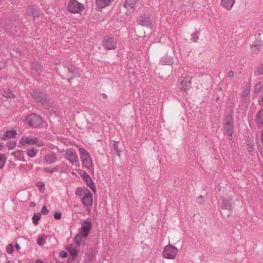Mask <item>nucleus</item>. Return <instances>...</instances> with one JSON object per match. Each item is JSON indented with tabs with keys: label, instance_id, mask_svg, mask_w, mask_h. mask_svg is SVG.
<instances>
[{
	"label": "nucleus",
	"instance_id": "f257e3e1",
	"mask_svg": "<svg viewBox=\"0 0 263 263\" xmlns=\"http://www.w3.org/2000/svg\"><path fill=\"white\" fill-rule=\"evenodd\" d=\"M59 72L63 79L68 80L69 82H70L73 78L79 76L78 70L71 64L64 66Z\"/></svg>",
	"mask_w": 263,
	"mask_h": 263
},
{
	"label": "nucleus",
	"instance_id": "f03ea898",
	"mask_svg": "<svg viewBox=\"0 0 263 263\" xmlns=\"http://www.w3.org/2000/svg\"><path fill=\"white\" fill-rule=\"evenodd\" d=\"M26 122L29 126L36 128L42 125L43 120L40 116L35 114H31L26 117Z\"/></svg>",
	"mask_w": 263,
	"mask_h": 263
},
{
	"label": "nucleus",
	"instance_id": "7ed1b4c3",
	"mask_svg": "<svg viewBox=\"0 0 263 263\" xmlns=\"http://www.w3.org/2000/svg\"><path fill=\"white\" fill-rule=\"evenodd\" d=\"M178 252V249L170 244L164 247L162 256L165 258L174 259Z\"/></svg>",
	"mask_w": 263,
	"mask_h": 263
},
{
	"label": "nucleus",
	"instance_id": "20e7f679",
	"mask_svg": "<svg viewBox=\"0 0 263 263\" xmlns=\"http://www.w3.org/2000/svg\"><path fill=\"white\" fill-rule=\"evenodd\" d=\"M81 160L84 166L90 169L92 166L91 159L86 151L83 148L79 149Z\"/></svg>",
	"mask_w": 263,
	"mask_h": 263
},
{
	"label": "nucleus",
	"instance_id": "39448f33",
	"mask_svg": "<svg viewBox=\"0 0 263 263\" xmlns=\"http://www.w3.org/2000/svg\"><path fill=\"white\" fill-rule=\"evenodd\" d=\"M69 11L72 13H79L84 10V5L77 0H71L68 6Z\"/></svg>",
	"mask_w": 263,
	"mask_h": 263
},
{
	"label": "nucleus",
	"instance_id": "423d86ee",
	"mask_svg": "<svg viewBox=\"0 0 263 263\" xmlns=\"http://www.w3.org/2000/svg\"><path fill=\"white\" fill-rule=\"evenodd\" d=\"M33 98L38 102L43 105L47 104L48 103L47 95L39 90H34L32 93Z\"/></svg>",
	"mask_w": 263,
	"mask_h": 263
},
{
	"label": "nucleus",
	"instance_id": "0eeeda50",
	"mask_svg": "<svg viewBox=\"0 0 263 263\" xmlns=\"http://www.w3.org/2000/svg\"><path fill=\"white\" fill-rule=\"evenodd\" d=\"M21 143L23 145H25L26 144L31 145L33 144H36L39 146H42L45 145L43 142L40 141L36 138H33L27 136H24L22 137Z\"/></svg>",
	"mask_w": 263,
	"mask_h": 263
},
{
	"label": "nucleus",
	"instance_id": "6e6552de",
	"mask_svg": "<svg viewBox=\"0 0 263 263\" xmlns=\"http://www.w3.org/2000/svg\"><path fill=\"white\" fill-rule=\"evenodd\" d=\"M102 45L106 50L115 49L116 48V41L112 37H105Z\"/></svg>",
	"mask_w": 263,
	"mask_h": 263
},
{
	"label": "nucleus",
	"instance_id": "1a4fd4ad",
	"mask_svg": "<svg viewBox=\"0 0 263 263\" xmlns=\"http://www.w3.org/2000/svg\"><path fill=\"white\" fill-rule=\"evenodd\" d=\"M224 128L228 135L230 137H232V130L233 128V120L232 115L229 114L227 115L224 119Z\"/></svg>",
	"mask_w": 263,
	"mask_h": 263
},
{
	"label": "nucleus",
	"instance_id": "9d476101",
	"mask_svg": "<svg viewBox=\"0 0 263 263\" xmlns=\"http://www.w3.org/2000/svg\"><path fill=\"white\" fill-rule=\"evenodd\" d=\"M65 157V158L72 164L79 162L77 154L73 149H69L66 151Z\"/></svg>",
	"mask_w": 263,
	"mask_h": 263
},
{
	"label": "nucleus",
	"instance_id": "9b49d317",
	"mask_svg": "<svg viewBox=\"0 0 263 263\" xmlns=\"http://www.w3.org/2000/svg\"><path fill=\"white\" fill-rule=\"evenodd\" d=\"M91 228V223L90 221L85 220L83 222L80 233L82 234L83 237H86L88 235Z\"/></svg>",
	"mask_w": 263,
	"mask_h": 263
},
{
	"label": "nucleus",
	"instance_id": "f8f14e48",
	"mask_svg": "<svg viewBox=\"0 0 263 263\" xmlns=\"http://www.w3.org/2000/svg\"><path fill=\"white\" fill-rule=\"evenodd\" d=\"M58 157L57 155L53 152H51L49 154L44 156V162L48 164H51L57 162Z\"/></svg>",
	"mask_w": 263,
	"mask_h": 263
},
{
	"label": "nucleus",
	"instance_id": "ddd939ff",
	"mask_svg": "<svg viewBox=\"0 0 263 263\" xmlns=\"http://www.w3.org/2000/svg\"><path fill=\"white\" fill-rule=\"evenodd\" d=\"M87 193L82 198V202L85 206H91L92 203V195L90 191H87Z\"/></svg>",
	"mask_w": 263,
	"mask_h": 263
},
{
	"label": "nucleus",
	"instance_id": "4468645a",
	"mask_svg": "<svg viewBox=\"0 0 263 263\" xmlns=\"http://www.w3.org/2000/svg\"><path fill=\"white\" fill-rule=\"evenodd\" d=\"M191 88V80L188 78H184L180 82V88L184 91Z\"/></svg>",
	"mask_w": 263,
	"mask_h": 263
},
{
	"label": "nucleus",
	"instance_id": "2eb2a0df",
	"mask_svg": "<svg viewBox=\"0 0 263 263\" xmlns=\"http://www.w3.org/2000/svg\"><path fill=\"white\" fill-rule=\"evenodd\" d=\"M82 177L83 179L86 181L87 185L90 187V189L93 192H96V187L93 184V181H92L91 178L86 173H84L82 175Z\"/></svg>",
	"mask_w": 263,
	"mask_h": 263
},
{
	"label": "nucleus",
	"instance_id": "dca6fc26",
	"mask_svg": "<svg viewBox=\"0 0 263 263\" xmlns=\"http://www.w3.org/2000/svg\"><path fill=\"white\" fill-rule=\"evenodd\" d=\"M138 24L142 26L152 28V24L149 17L141 16L138 20Z\"/></svg>",
	"mask_w": 263,
	"mask_h": 263
},
{
	"label": "nucleus",
	"instance_id": "f3484780",
	"mask_svg": "<svg viewBox=\"0 0 263 263\" xmlns=\"http://www.w3.org/2000/svg\"><path fill=\"white\" fill-rule=\"evenodd\" d=\"M85 237H83V236L82 233H80L76 235L74 238V242L78 246H84L85 245V240L84 238Z\"/></svg>",
	"mask_w": 263,
	"mask_h": 263
},
{
	"label": "nucleus",
	"instance_id": "a211bd4d",
	"mask_svg": "<svg viewBox=\"0 0 263 263\" xmlns=\"http://www.w3.org/2000/svg\"><path fill=\"white\" fill-rule=\"evenodd\" d=\"M232 200L231 198L223 199L221 208L223 210H228L230 211L232 208Z\"/></svg>",
	"mask_w": 263,
	"mask_h": 263
},
{
	"label": "nucleus",
	"instance_id": "6ab92c4d",
	"mask_svg": "<svg viewBox=\"0 0 263 263\" xmlns=\"http://www.w3.org/2000/svg\"><path fill=\"white\" fill-rule=\"evenodd\" d=\"M235 3V0H222L221 6L227 10H230Z\"/></svg>",
	"mask_w": 263,
	"mask_h": 263
},
{
	"label": "nucleus",
	"instance_id": "aec40b11",
	"mask_svg": "<svg viewBox=\"0 0 263 263\" xmlns=\"http://www.w3.org/2000/svg\"><path fill=\"white\" fill-rule=\"evenodd\" d=\"M27 13L32 15L34 18L39 16V13L37 11V8L35 6L29 7L27 9Z\"/></svg>",
	"mask_w": 263,
	"mask_h": 263
},
{
	"label": "nucleus",
	"instance_id": "412c9836",
	"mask_svg": "<svg viewBox=\"0 0 263 263\" xmlns=\"http://www.w3.org/2000/svg\"><path fill=\"white\" fill-rule=\"evenodd\" d=\"M139 0H126L125 2V7L127 9L135 8L136 4Z\"/></svg>",
	"mask_w": 263,
	"mask_h": 263
},
{
	"label": "nucleus",
	"instance_id": "4be33fe9",
	"mask_svg": "<svg viewBox=\"0 0 263 263\" xmlns=\"http://www.w3.org/2000/svg\"><path fill=\"white\" fill-rule=\"evenodd\" d=\"M96 2L98 7L103 8L109 4L110 0H96Z\"/></svg>",
	"mask_w": 263,
	"mask_h": 263
},
{
	"label": "nucleus",
	"instance_id": "5701e85b",
	"mask_svg": "<svg viewBox=\"0 0 263 263\" xmlns=\"http://www.w3.org/2000/svg\"><path fill=\"white\" fill-rule=\"evenodd\" d=\"M16 135V132L15 130L7 131L6 134L4 135L3 139L5 140L7 138H13Z\"/></svg>",
	"mask_w": 263,
	"mask_h": 263
},
{
	"label": "nucleus",
	"instance_id": "b1692460",
	"mask_svg": "<svg viewBox=\"0 0 263 263\" xmlns=\"http://www.w3.org/2000/svg\"><path fill=\"white\" fill-rule=\"evenodd\" d=\"M37 154V149L34 148H28L27 150V154L28 157H34Z\"/></svg>",
	"mask_w": 263,
	"mask_h": 263
},
{
	"label": "nucleus",
	"instance_id": "393cba45",
	"mask_svg": "<svg viewBox=\"0 0 263 263\" xmlns=\"http://www.w3.org/2000/svg\"><path fill=\"white\" fill-rule=\"evenodd\" d=\"M87 191H89L87 189H83L81 187H79L77 189L76 191V194L78 196H81L82 195H84L87 193Z\"/></svg>",
	"mask_w": 263,
	"mask_h": 263
},
{
	"label": "nucleus",
	"instance_id": "a878e982",
	"mask_svg": "<svg viewBox=\"0 0 263 263\" xmlns=\"http://www.w3.org/2000/svg\"><path fill=\"white\" fill-rule=\"evenodd\" d=\"M261 45L255 44L251 46V52L252 54H257L261 49Z\"/></svg>",
	"mask_w": 263,
	"mask_h": 263
},
{
	"label": "nucleus",
	"instance_id": "bb28decb",
	"mask_svg": "<svg viewBox=\"0 0 263 263\" xmlns=\"http://www.w3.org/2000/svg\"><path fill=\"white\" fill-rule=\"evenodd\" d=\"M41 217L40 213H34L32 217L33 223L34 225H37L39 222V220L40 219Z\"/></svg>",
	"mask_w": 263,
	"mask_h": 263
},
{
	"label": "nucleus",
	"instance_id": "cd10ccee",
	"mask_svg": "<svg viewBox=\"0 0 263 263\" xmlns=\"http://www.w3.org/2000/svg\"><path fill=\"white\" fill-rule=\"evenodd\" d=\"M67 250L73 257H75L77 255V250L74 248L72 246H69L67 247Z\"/></svg>",
	"mask_w": 263,
	"mask_h": 263
},
{
	"label": "nucleus",
	"instance_id": "c85d7f7f",
	"mask_svg": "<svg viewBox=\"0 0 263 263\" xmlns=\"http://www.w3.org/2000/svg\"><path fill=\"white\" fill-rule=\"evenodd\" d=\"M47 237L45 235H42L38 237L37 242L39 246H42L45 243V239Z\"/></svg>",
	"mask_w": 263,
	"mask_h": 263
},
{
	"label": "nucleus",
	"instance_id": "c756f323",
	"mask_svg": "<svg viewBox=\"0 0 263 263\" xmlns=\"http://www.w3.org/2000/svg\"><path fill=\"white\" fill-rule=\"evenodd\" d=\"M247 146H248L247 149H248L249 153L252 156L253 155L254 149L253 145L251 142H248Z\"/></svg>",
	"mask_w": 263,
	"mask_h": 263
},
{
	"label": "nucleus",
	"instance_id": "7c9ffc66",
	"mask_svg": "<svg viewBox=\"0 0 263 263\" xmlns=\"http://www.w3.org/2000/svg\"><path fill=\"white\" fill-rule=\"evenodd\" d=\"M3 95H4V96L6 97V98H14L13 93L9 89L5 90L4 91V93H3Z\"/></svg>",
	"mask_w": 263,
	"mask_h": 263
},
{
	"label": "nucleus",
	"instance_id": "2f4dec72",
	"mask_svg": "<svg viewBox=\"0 0 263 263\" xmlns=\"http://www.w3.org/2000/svg\"><path fill=\"white\" fill-rule=\"evenodd\" d=\"M6 157L4 154L0 155V168H2L5 165Z\"/></svg>",
	"mask_w": 263,
	"mask_h": 263
},
{
	"label": "nucleus",
	"instance_id": "473e14b6",
	"mask_svg": "<svg viewBox=\"0 0 263 263\" xmlns=\"http://www.w3.org/2000/svg\"><path fill=\"white\" fill-rule=\"evenodd\" d=\"M257 117L258 123L263 124V109L259 111Z\"/></svg>",
	"mask_w": 263,
	"mask_h": 263
},
{
	"label": "nucleus",
	"instance_id": "72a5a7b5",
	"mask_svg": "<svg viewBox=\"0 0 263 263\" xmlns=\"http://www.w3.org/2000/svg\"><path fill=\"white\" fill-rule=\"evenodd\" d=\"M16 143L14 141H10L7 144V147L9 149H12L15 148Z\"/></svg>",
	"mask_w": 263,
	"mask_h": 263
},
{
	"label": "nucleus",
	"instance_id": "f704fd0d",
	"mask_svg": "<svg viewBox=\"0 0 263 263\" xmlns=\"http://www.w3.org/2000/svg\"><path fill=\"white\" fill-rule=\"evenodd\" d=\"M43 170H44V172H45L46 173H53L54 172H57L58 171V169L57 167H53L51 168H49L48 167H45V168H44Z\"/></svg>",
	"mask_w": 263,
	"mask_h": 263
},
{
	"label": "nucleus",
	"instance_id": "c9c22d12",
	"mask_svg": "<svg viewBox=\"0 0 263 263\" xmlns=\"http://www.w3.org/2000/svg\"><path fill=\"white\" fill-rule=\"evenodd\" d=\"M199 32H195L192 34V40L193 42H196L199 39Z\"/></svg>",
	"mask_w": 263,
	"mask_h": 263
},
{
	"label": "nucleus",
	"instance_id": "e433bc0d",
	"mask_svg": "<svg viewBox=\"0 0 263 263\" xmlns=\"http://www.w3.org/2000/svg\"><path fill=\"white\" fill-rule=\"evenodd\" d=\"M256 72L259 75L263 74V63L257 67Z\"/></svg>",
	"mask_w": 263,
	"mask_h": 263
},
{
	"label": "nucleus",
	"instance_id": "4c0bfd02",
	"mask_svg": "<svg viewBox=\"0 0 263 263\" xmlns=\"http://www.w3.org/2000/svg\"><path fill=\"white\" fill-rule=\"evenodd\" d=\"M14 247L12 244H9L7 247V252L8 254H11L13 252Z\"/></svg>",
	"mask_w": 263,
	"mask_h": 263
},
{
	"label": "nucleus",
	"instance_id": "58836bf2",
	"mask_svg": "<svg viewBox=\"0 0 263 263\" xmlns=\"http://www.w3.org/2000/svg\"><path fill=\"white\" fill-rule=\"evenodd\" d=\"M93 254L92 252H90L89 253H88L87 255V258H86V260L90 261L93 258Z\"/></svg>",
	"mask_w": 263,
	"mask_h": 263
},
{
	"label": "nucleus",
	"instance_id": "ea45409f",
	"mask_svg": "<svg viewBox=\"0 0 263 263\" xmlns=\"http://www.w3.org/2000/svg\"><path fill=\"white\" fill-rule=\"evenodd\" d=\"M61 216H62L61 213L60 212H56L54 214V217L57 220L61 219Z\"/></svg>",
	"mask_w": 263,
	"mask_h": 263
},
{
	"label": "nucleus",
	"instance_id": "a19ab883",
	"mask_svg": "<svg viewBox=\"0 0 263 263\" xmlns=\"http://www.w3.org/2000/svg\"><path fill=\"white\" fill-rule=\"evenodd\" d=\"M42 212L44 215H47L49 213V211L47 210L46 206H43L42 208Z\"/></svg>",
	"mask_w": 263,
	"mask_h": 263
},
{
	"label": "nucleus",
	"instance_id": "79ce46f5",
	"mask_svg": "<svg viewBox=\"0 0 263 263\" xmlns=\"http://www.w3.org/2000/svg\"><path fill=\"white\" fill-rule=\"evenodd\" d=\"M114 149L116 151V153H117V155L120 157V151L118 149V145L116 144H114L113 145Z\"/></svg>",
	"mask_w": 263,
	"mask_h": 263
},
{
	"label": "nucleus",
	"instance_id": "37998d69",
	"mask_svg": "<svg viewBox=\"0 0 263 263\" xmlns=\"http://www.w3.org/2000/svg\"><path fill=\"white\" fill-rule=\"evenodd\" d=\"M60 256L62 257H66L68 256V254L65 251H61L60 253Z\"/></svg>",
	"mask_w": 263,
	"mask_h": 263
},
{
	"label": "nucleus",
	"instance_id": "c03bdc74",
	"mask_svg": "<svg viewBox=\"0 0 263 263\" xmlns=\"http://www.w3.org/2000/svg\"><path fill=\"white\" fill-rule=\"evenodd\" d=\"M261 88V86H260V83L259 82L258 84H257L256 85V86H255V90L256 91H260V89Z\"/></svg>",
	"mask_w": 263,
	"mask_h": 263
},
{
	"label": "nucleus",
	"instance_id": "a18cd8bd",
	"mask_svg": "<svg viewBox=\"0 0 263 263\" xmlns=\"http://www.w3.org/2000/svg\"><path fill=\"white\" fill-rule=\"evenodd\" d=\"M234 72L233 71H230L229 72H228V76L229 78H232L234 77Z\"/></svg>",
	"mask_w": 263,
	"mask_h": 263
},
{
	"label": "nucleus",
	"instance_id": "49530a36",
	"mask_svg": "<svg viewBox=\"0 0 263 263\" xmlns=\"http://www.w3.org/2000/svg\"><path fill=\"white\" fill-rule=\"evenodd\" d=\"M15 248H16V249L17 251H19V250H20V248H20V245H19L18 243H16V244L15 245Z\"/></svg>",
	"mask_w": 263,
	"mask_h": 263
},
{
	"label": "nucleus",
	"instance_id": "de8ad7c7",
	"mask_svg": "<svg viewBox=\"0 0 263 263\" xmlns=\"http://www.w3.org/2000/svg\"><path fill=\"white\" fill-rule=\"evenodd\" d=\"M36 263H44V262L42 260L38 259L36 261Z\"/></svg>",
	"mask_w": 263,
	"mask_h": 263
},
{
	"label": "nucleus",
	"instance_id": "09e8293b",
	"mask_svg": "<svg viewBox=\"0 0 263 263\" xmlns=\"http://www.w3.org/2000/svg\"><path fill=\"white\" fill-rule=\"evenodd\" d=\"M31 206L34 207L35 205V204L34 202H32L30 204Z\"/></svg>",
	"mask_w": 263,
	"mask_h": 263
},
{
	"label": "nucleus",
	"instance_id": "8fccbe9b",
	"mask_svg": "<svg viewBox=\"0 0 263 263\" xmlns=\"http://www.w3.org/2000/svg\"><path fill=\"white\" fill-rule=\"evenodd\" d=\"M248 93L247 92H245L243 95H242V96L245 97V96H246L247 95Z\"/></svg>",
	"mask_w": 263,
	"mask_h": 263
},
{
	"label": "nucleus",
	"instance_id": "3c124183",
	"mask_svg": "<svg viewBox=\"0 0 263 263\" xmlns=\"http://www.w3.org/2000/svg\"><path fill=\"white\" fill-rule=\"evenodd\" d=\"M103 96L104 98H105V99H106V98H107V96H106V95H105V94L103 93Z\"/></svg>",
	"mask_w": 263,
	"mask_h": 263
},
{
	"label": "nucleus",
	"instance_id": "603ef678",
	"mask_svg": "<svg viewBox=\"0 0 263 263\" xmlns=\"http://www.w3.org/2000/svg\"><path fill=\"white\" fill-rule=\"evenodd\" d=\"M3 148V145H2L1 144H0V150L2 149Z\"/></svg>",
	"mask_w": 263,
	"mask_h": 263
},
{
	"label": "nucleus",
	"instance_id": "864d4df0",
	"mask_svg": "<svg viewBox=\"0 0 263 263\" xmlns=\"http://www.w3.org/2000/svg\"><path fill=\"white\" fill-rule=\"evenodd\" d=\"M202 196L200 195L199 197V199H202Z\"/></svg>",
	"mask_w": 263,
	"mask_h": 263
},
{
	"label": "nucleus",
	"instance_id": "5fc2aeb1",
	"mask_svg": "<svg viewBox=\"0 0 263 263\" xmlns=\"http://www.w3.org/2000/svg\"><path fill=\"white\" fill-rule=\"evenodd\" d=\"M5 263H10V262H9V261H8V262H5Z\"/></svg>",
	"mask_w": 263,
	"mask_h": 263
},
{
	"label": "nucleus",
	"instance_id": "6e6d98bb",
	"mask_svg": "<svg viewBox=\"0 0 263 263\" xmlns=\"http://www.w3.org/2000/svg\"><path fill=\"white\" fill-rule=\"evenodd\" d=\"M262 101H263V96H262Z\"/></svg>",
	"mask_w": 263,
	"mask_h": 263
}]
</instances>
